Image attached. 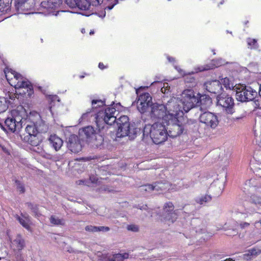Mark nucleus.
Returning a JSON list of instances; mask_svg holds the SVG:
<instances>
[{
  "label": "nucleus",
  "mask_w": 261,
  "mask_h": 261,
  "mask_svg": "<svg viewBox=\"0 0 261 261\" xmlns=\"http://www.w3.org/2000/svg\"><path fill=\"white\" fill-rule=\"evenodd\" d=\"M13 0H0V15L8 13L11 9Z\"/></svg>",
  "instance_id": "26"
},
{
  "label": "nucleus",
  "mask_w": 261,
  "mask_h": 261,
  "mask_svg": "<svg viewBox=\"0 0 261 261\" xmlns=\"http://www.w3.org/2000/svg\"><path fill=\"white\" fill-rule=\"evenodd\" d=\"M143 135H149L153 142L155 144L164 143L168 138V131L165 123L160 122L152 124H146L143 129Z\"/></svg>",
  "instance_id": "2"
},
{
  "label": "nucleus",
  "mask_w": 261,
  "mask_h": 261,
  "mask_svg": "<svg viewBox=\"0 0 261 261\" xmlns=\"http://www.w3.org/2000/svg\"><path fill=\"white\" fill-rule=\"evenodd\" d=\"M174 206L171 202L165 204L163 211L161 215V220L170 225L175 222L177 217V210H174Z\"/></svg>",
  "instance_id": "7"
},
{
  "label": "nucleus",
  "mask_w": 261,
  "mask_h": 261,
  "mask_svg": "<svg viewBox=\"0 0 261 261\" xmlns=\"http://www.w3.org/2000/svg\"><path fill=\"white\" fill-rule=\"evenodd\" d=\"M253 100L255 108L261 109V96L259 95L258 96L256 95Z\"/></svg>",
  "instance_id": "44"
},
{
  "label": "nucleus",
  "mask_w": 261,
  "mask_h": 261,
  "mask_svg": "<svg viewBox=\"0 0 261 261\" xmlns=\"http://www.w3.org/2000/svg\"><path fill=\"white\" fill-rule=\"evenodd\" d=\"M128 257V254L127 253H118L114 254L112 256H110L107 260L109 261H123L124 259L127 258Z\"/></svg>",
  "instance_id": "31"
},
{
  "label": "nucleus",
  "mask_w": 261,
  "mask_h": 261,
  "mask_svg": "<svg viewBox=\"0 0 261 261\" xmlns=\"http://www.w3.org/2000/svg\"><path fill=\"white\" fill-rule=\"evenodd\" d=\"M155 191L157 192L164 191L169 189L170 184L168 182H155L154 183Z\"/></svg>",
  "instance_id": "30"
},
{
  "label": "nucleus",
  "mask_w": 261,
  "mask_h": 261,
  "mask_svg": "<svg viewBox=\"0 0 261 261\" xmlns=\"http://www.w3.org/2000/svg\"><path fill=\"white\" fill-rule=\"evenodd\" d=\"M110 228L107 226H97V232L104 231L107 232L110 230Z\"/></svg>",
  "instance_id": "50"
},
{
  "label": "nucleus",
  "mask_w": 261,
  "mask_h": 261,
  "mask_svg": "<svg viewBox=\"0 0 261 261\" xmlns=\"http://www.w3.org/2000/svg\"><path fill=\"white\" fill-rule=\"evenodd\" d=\"M236 97L237 100L247 102L253 100L257 95V92L250 86L239 85L235 88Z\"/></svg>",
  "instance_id": "5"
},
{
  "label": "nucleus",
  "mask_w": 261,
  "mask_h": 261,
  "mask_svg": "<svg viewBox=\"0 0 261 261\" xmlns=\"http://www.w3.org/2000/svg\"><path fill=\"white\" fill-rule=\"evenodd\" d=\"M182 109L185 112L198 106V93L191 89L185 90L180 99Z\"/></svg>",
  "instance_id": "3"
},
{
  "label": "nucleus",
  "mask_w": 261,
  "mask_h": 261,
  "mask_svg": "<svg viewBox=\"0 0 261 261\" xmlns=\"http://www.w3.org/2000/svg\"><path fill=\"white\" fill-rule=\"evenodd\" d=\"M35 0H15V7L16 10L20 13L30 14L26 13L35 6Z\"/></svg>",
  "instance_id": "14"
},
{
  "label": "nucleus",
  "mask_w": 261,
  "mask_h": 261,
  "mask_svg": "<svg viewBox=\"0 0 261 261\" xmlns=\"http://www.w3.org/2000/svg\"><path fill=\"white\" fill-rule=\"evenodd\" d=\"M199 121L212 128H216L219 123L217 116L210 112H205L201 114L199 116Z\"/></svg>",
  "instance_id": "11"
},
{
  "label": "nucleus",
  "mask_w": 261,
  "mask_h": 261,
  "mask_svg": "<svg viewBox=\"0 0 261 261\" xmlns=\"http://www.w3.org/2000/svg\"><path fill=\"white\" fill-rule=\"evenodd\" d=\"M17 220L22 225L23 227L27 229L30 228V217L28 214H21V216L16 215L15 216Z\"/></svg>",
  "instance_id": "25"
},
{
  "label": "nucleus",
  "mask_w": 261,
  "mask_h": 261,
  "mask_svg": "<svg viewBox=\"0 0 261 261\" xmlns=\"http://www.w3.org/2000/svg\"><path fill=\"white\" fill-rule=\"evenodd\" d=\"M259 94L261 96V84L259 87Z\"/></svg>",
  "instance_id": "63"
},
{
  "label": "nucleus",
  "mask_w": 261,
  "mask_h": 261,
  "mask_svg": "<svg viewBox=\"0 0 261 261\" xmlns=\"http://www.w3.org/2000/svg\"><path fill=\"white\" fill-rule=\"evenodd\" d=\"M85 230L91 232H97V226L88 225L85 227Z\"/></svg>",
  "instance_id": "47"
},
{
  "label": "nucleus",
  "mask_w": 261,
  "mask_h": 261,
  "mask_svg": "<svg viewBox=\"0 0 261 261\" xmlns=\"http://www.w3.org/2000/svg\"><path fill=\"white\" fill-rule=\"evenodd\" d=\"M37 133H45L47 132L48 129V124L41 119L38 120L35 123Z\"/></svg>",
  "instance_id": "27"
},
{
  "label": "nucleus",
  "mask_w": 261,
  "mask_h": 261,
  "mask_svg": "<svg viewBox=\"0 0 261 261\" xmlns=\"http://www.w3.org/2000/svg\"><path fill=\"white\" fill-rule=\"evenodd\" d=\"M224 261H234V260H232V259L228 258V259H226Z\"/></svg>",
  "instance_id": "64"
},
{
  "label": "nucleus",
  "mask_w": 261,
  "mask_h": 261,
  "mask_svg": "<svg viewBox=\"0 0 261 261\" xmlns=\"http://www.w3.org/2000/svg\"><path fill=\"white\" fill-rule=\"evenodd\" d=\"M244 207L247 213L252 214L261 210V196L253 194L244 203Z\"/></svg>",
  "instance_id": "8"
},
{
  "label": "nucleus",
  "mask_w": 261,
  "mask_h": 261,
  "mask_svg": "<svg viewBox=\"0 0 261 261\" xmlns=\"http://www.w3.org/2000/svg\"><path fill=\"white\" fill-rule=\"evenodd\" d=\"M97 133L92 126H87L79 130V137L81 140L87 144L93 138Z\"/></svg>",
  "instance_id": "16"
},
{
  "label": "nucleus",
  "mask_w": 261,
  "mask_h": 261,
  "mask_svg": "<svg viewBox=\"0 0 261 261\" xmlns=\"http://www.w3.org/2000/svg\"><path fill=\"white\" fill-rule=\"evenodd\" d=\"M256 184V180L255 178H251L246 181L244 188L248 190H249L250 188L255 189L256 187H258Z\"/></svg>",
  "instance_id": "36"
},
{
  "label": "nucleus",
  "mask_w": 261,
  "mask_h": 261,
  "mask_svg": "<svg viewBox=\"0 0 261 261\" xmlns=\"http://www.w3.org/2000/svg\"><path fill=\"white\" fill-rule=\"evenodd\" d=\"M254 173L256 176L261 178V165L254 168Z\"/></svg>",
  "instance_id": "49"
},
{
  "label": "nucleus",
  "mask_w": 261,
  "mask_h": 261,
  "mask_svg": "<svg viewBox=\"0 0 261 261\" xmlns=\"http://www.w3.org/2000/svg\"><path fill=\"white\" fill-rule=\"evenodd\" d=\"M246 116V112L243 110L241 114L239 116H236L234 117H233V119L234 121L239 120L240 119H241L245 117Z\"/></svg>",
  "instance_id": "48"
},
{
  "label": "nucleus",
  "mask_w": 261,
  "mask_h": 261,
  "mask_svg": "<svg viewBox=\"0 0 261 261\" xmlns=\"http://www.w3.org/2000/svg\"><path fill=\"white\" fill-rule=\"evenodd\" d=\"M217 105L222 108L226 114H233L235 112L234 103L233 98L226 93L217 96Z\"/></svg>",
  "instance_id": "6"
},
{
  "label": "nucleus",
  "mask_w": 261,
  "mask_h": 261,
  "mask_svg": "<svg viewBox=\"0 0 261 261\" xmlns=\"http://www.w3.org/2000/svg\"><path fill=\"white\" fill-rule=\"evenodd\" d=\"M137 207L140 210H147V206L146 205H142V206L138 205Z\"/></svg>",
  "instance_id": "56"
},
{
  "label": "nucleus",
  "mask_w": 261,
  "mask_h": 261,
  "mask_svg": "<svg viewBox=\"0 0 261 261\" xmlns=\"http://www.w3.org/2000/svg\"><path fill=\"white\" fill-rule=\"evenodd\" d=\"M5 124L7 128L12 132L15 131H19V129H17V126L13 118L8 117L5 121Z\"/></svg>",
  "instance_id": "29"
},
{
  "label": "nucleus",
  "mask_w": 261,
  "mask_h": 261,
  "mask_svg": "<svg viewBox=\"0 0 261 261\" xmlns=\"http://www.w3.org/2000/svg\"><path fill=\"white\" fill-rule=\"evenodd\" d=\"M168 115L164 105H153L151 107L150 116L153 119L161 120L162 123H165L167 120H165V115Z\"/></svg>",
  "instance_id": "12"
},
{
  "label": "nucleus",
  "mask_w": 261,
  "mask_h": 261,
  "mask_svg": "<svg viewBox=\"0 0 261 261\" xmlns=\"http://www.w3.org/2000/svg\"><path fill=\"white\" fill-rule=\"evenodd\" d=\"M85 182V180H79L77 181H76V184L79 185H83V184H84Z\"/></svg>",
  "instance_id": "57"
},
{
  "label": "nucleus",
  "mask_w": 261,
  "mask_h": 261,
  "mask_svg": "<svg viewBox=\"0 0 261 261\" xmlns=\"http://www.w3.org/2000/svg\"><path fill=\"white\" fill-rule=\"evenodd\" d=\"M212 103V99L210 96L204 94L200 95L198 93V106L197 108L202 110V109H206Z\"/></svg>",
  "instance_id": "21"
},
{
  "label": "nucleus",
  "mask_w": 261,
  "mask_h": 261,
  "mask_svg": "<svg viewBox=\"0 0 261 261\" xmlns=\"http://www.w3.org/2000/svg\"><path fill=\"white\" fill-rule=\"evenodd\" d=\"M25 124V130L28 135L24 137V140L33 146H37L39 141L36 138L38 133L35 123L28 121Z\"/></svg>",
  "instance_id": "10"
},
{
  "label": "nucleus",
  "mask_w": 261,
  "mask_h": 261,
  "mask_svg": "<svg viewBox=\"0 0 261 261\" xmlns=\"http://www.w3.org/2000/svg\"><path fill=\"white\" fill-rule=\"evenodd\" d=\"M81 138L75 135H71L68 138L67 146L73 153H77L81 151L82 143Z\"/></svg>",
  "instance_id": "15"
},
{
  "label": "nucleus",
  "mask_w": 261,
  "mask_h": 261,
  "mask_svg": "<svg viewBox=\"0 0 261 261\" xmlns=\"http://www.w3.org/2000/svg\"><path fill=\"white\" fill-rule=\"evenodd\" d=\"M104 139L102 135L98 133L93 137L88 144L93 148L101 149L104 146Z\"/></svg>",
  "instance_id": "20"
},
{
  "label": "nucleus",
  "mask_w": 261,
  "mask_h": 261,
  "mask_svg": "<svg viewBox=\"0 0 261 261\" xmlns=\"http://www.w3.org/2000/svg\"><path fill=\"white\" fill-rule=\"evenodd\" d=\"M11 73L14 75V78L16 80H18L19 79H22L21 75L14 71H11Z\"/></svg>",
  "instance_id": "54"
},
{
  "label": "nucleus",
  "mask_w": 261,
  "mask_h": 261,
  "mask_svg": "<svg viewBox=\"0 0 261 261\" xmlns=\"http://www.w3.org/2000/svg\"><path fill=\"white\" fill-rule=\"evenodd\" d=\"M50 222L55 225H63L64 224L63 219H60L56 217L55 216H51L50 218Z\"/></svg>",
  "instance_id": "41"
},
{
  "label": "nucleus",
  "mask_w": 261,
  "mask_h": 261,
  "mask_svg": "<svg viewBox=\"0 0 261 261\" xmlns=\"http://www.w3.org/2000/svg\"><path fill=\"white\" fill-rule=\"evenodd\" d=\"M25 247V240L21 235L17 234L15 238L12 241V248L14 252H16V251H21Z\"/></svg>",
  "instance_id": "19"
},
{
  "label": "nucleus",
  "mask_w": 261,
  "mask_h": 261,
  "mask_svg": "<svg viewBox=\"0 0 261 261\" xmlns=\"http://www.w3.org/2000/svg\"><path fill=\"white\" fill-rule=\"evenodd\" d=\"M118 111L113 107H108L103 111H99L96 115V123L99 130L104 129L103 124H107L111 125L116 122L118 126L130 123L129 118L127 116L123 115L119 118H116Z\"/></svg>",
  "instance_id": "1"
},
{
  "label": "nucleus",
  "mask_w": 261,
  "mask_h": 261,
  "mask_svg": "<svg viewBox=\"0 0 261 261\" xmlns=\"http://www.w3.org/2000/svg\"><path fill=\"white\" fill-rule=\"evenodd\" d=\"M91 112V111H87L86 113H84L82 115V118H85V116H86V115L88 113H90V112Z\"/></svg>",
  "instance_id": "60"
},
{
  "label": "nucleus",
  "mask_w": 261,
  "mask_h": 261,
  "mask_svg": "<svg viewBox=\"0 0 261 261\" xmlns=\"http://www.w3.org/2000/svg\"><path fill=\"white\" fill-rule=\"evenodd\" d=\"M247 42L248 48L251 49H257L259 47V45L257 43V40L255 39L248 38L247 39Z\"/></svg>",
  "instance_id": "37"
},
{
  "label": "nucleus",
  "mask_w": 261,
  "mask_h": 261,
  "mask_svg": "<svg viewBox=\"0 0 261 261\" xmlns=\"http://www.w3.org/2000/svg\"><path fill=\"white\" fill-rule=\"evenodd\" d=\"M152 98L148 93L141 94L137 101V109L141 113L145 112L152 105Z\"/></svg>",
  "instance_id": "13"
},
{
  "label": "nucleus",
  "mask_w": 261,
  "mask_h": 261,
  "mask_svg": "<svg viewBox=\"0 0 261 261\" xmlns=\"http://www.w3.org/2000/svg\"><path fill=\"white\" fill-rule=\"evenodd\" d=\"M222 83L226 89H232L235 91L236 86H233V83L228 78L225 77L222 79Z\"/></svg>",
  "instance_id": "38"
},
{
  "label": "nucleus",
  "mask_w": 261,
  "mask_h": 261,
  "mask_svg": "<svg viewBox=\"0 0 261 261\" xmlns=\"http://www.w3.org/2000/svg\"><path fill=\"white\" fill-rule=\"evenodd\" d=\"M249 253H250L252 257L254 258L261 253V250L259 249L251 248L249 249Z\"/></svg>",
  "instance_id": "43"
},
{
  "label": "nucleus",
  "mask_w": 261,
  "mask_h": 261,
  "mask_svg": "<svg viewBox=\"0 0 261 261\" xmlns=\"http://www.w3.org/2000/svg\"><path fill=\"white\" fill-rule=\"evenodd\" d=\"M10 261H26L21 251L14 252V255Z\"/></svg>",
  "instance_id": "39"
},
{
  "label": "nucleus",
  "mask_w": 261,
  "mask_h": 261,
  "mask_svg": "<svg viewBox=\"0 0 261 261\" xmlns=\"http://www.w3.org/2000/svg\"><path fill=\"white\" fill-rule=\"evenodd\" d=\"M178 118L173 117L172 119H167L165 123L168 131V136L175 138L183 133L184 126L178 123Z\"/></svg>",
  "instance_id": "9"
},
{
  "label": "nucleus",
  "mask_w": 261,
  "mask_h": 261,
  "mask_svg": "<svg viewBox=\"0 0 261 261\" xmlns=\"http://www.w3.org/2000/svg\"><path fill=\"white\" fill-rule=\"evenodd\" d=\"M0 126H1V127L3 130H6V128L4 127V126L2 124L0 123Z\"/></svg>",
  "instance_id": "61"
},
{
  "label": "nucleus",
  "mask_w": 261,
  "mask_h": 261,
  "mask_svg": "<svg viewBox=\"0 0 261 261\" xmlns=\"http://www.w3.org/2000/svg\"><path fill=\"white\" fill-rule=\"evenodd\" d=\"M167 59L170 62H174L175 60L174 58L169 56L167 57Z\"/></svg>",
  "instance_id": "59"
},
{
  "label": "nucleus",
  "mask_w": 261,
  "mask_h": 261,
  "mask_svg": "<svg viewBox=\"0 0 261 261\" xmlns=\"http://www.w3.org/2000/svg\"><path fill=\"white\" fill-rule=\"evenodd\" d=\"M98 67L101 69H103L105 68V66L102 63H99Z\"/></svg>",
  "instance_id": "58"
},
{
  "label": "nucleus",
  "mask_w": 261,
  "mask_h": 261,
  "mask_svg": "<svg viewBox=\"0 0 261 261\" xmlns=\"http://www.w3.org/2000/svg\"><path fill=\"white\" fill-rule=\"evenodd\" d=\"M167 113L164 118L165 120L167 119H172L173 117L178 118L184 115V110L180 100L173 97L167 101L165 105Z\"/></svg>",
  "instance_id": "4"
},
{
  "label": "nucleus",
  "mask_w": 261,
  "mask_h": 261,
  "mask_svg": "<svg viewBox=\"0 0 261 261\" xmlns=\"http://www.w3.org/2000/svg\"><path fill=\"white\" fill-rule=\"evenodd\" d=\"M18 88H27L29 89L30 90L31 89L32 86L31 85V84L28 81H18L16 85Z\"/></svg>",
  "instance_id": "40"
},
{
  "label": "nucleus",
  "mask_w": 261,
  "mask_h": 261,
  "mask_svg": "<svg viewBox=\"0 0 261 261\" xmlns=\"http://www.w3.org/2000/svg\"><path fill=\"white\" fill-rule=\"evenodd\" d=\"M62 0H47L42 1L40 4V9L43 11L42 13L53 12L50 10L55 9L62 3Z\"/></svg>",
  "instance_id": "18"
},
{
  "label": "nucleus",
  "mask_w": 261,
  "mask_h": 261,
  "mask_svg": "<svg viewBox=\"0 0 261 261\" xmlns=\"http://www.w3.org/2000/svg\"><path fill=\"white\" fill-rule=\"evenodd\" d=\"M212 68V66H210V65H204V66H201L199 67H198V69L200 71H204V70H208V69H210Z\"/></svg>",
  "instance_id": "52"
},
{
  "label": "nucleus",
  "mask_w": 261,
  "mask_h": 261,
  "mask_svg": "<svg viewBox=\"0 0 261 261\" xmlns=\"http://www.w3.org/2000/svg\"><path fill=\"white\" fill-rule=\"evenodd\" d=\"M139 191L143 194L149 193L155 191L154 183L153 184H146L139 187Z\"/></svg>",
  "instance_id": "32"
},
{
  "label": "nucleus",
  "mask_w": 261,
  "mask_h": 261,
  "mask_svg": "<svg viewBox=\"0 0 261 261\" xmlns=\"http://www.w3.org/2000/svg\"><path fill=\"white\" fill-rule=\"evenodd\" d=\"M212 200V196L208 194L201 195L195 199L196 203L200 205H205Z\"/></svg>",
  "instance_id": "28"
},
{
  "label": "nucleus",
  "mask_w": 261,
  "mask_h": 261,
  "mask_svg": "<svg viewBox=\"0 0 261 261\" xmlns=\"http://www.w3.org/2000/svg\"><path fill=\"white\" fill-rule=\"evenodd\" d=\"M25 204L31 210L33 215L35 217H39L41 215L39 210L38 205L37 204L32 203L31 202H27Z\"/></svg>",
  "instance_id": "33"
},
{
  "label": "nucleus",
  "mask_w": 261,
  "mask_h": 261,
  "mask_svg": "<svg viewBox=\"0 0 261 261\" xmlns=\"http://www.w3.org/2000/svg\"><path fill=\"white\" fill-rule=\"evenodd\" d=\"M205 89L210 93L219 96L222 93V86L218 80H213L205 83L204 85Z\"/></svg>",
  "instance_id": "17"
},
{
  "label": "nucleus",
  "mask_w": 261,
  "mask_h": 261,
  "mask_svg": "<svg viewBox=\"0 0 261 261\" xmlns=\"http://www.w3.org/2000/svg\"><path fill=\"white\" fill-rule=\"evenodd\" d=\"M132 134L130 123L125 124L124 125H120L118 127L116 136L118 138H122L125 136H130Z\"/></svg>",
  "instance_id": "23"
},
{
  "label": "nucleus",
  "mask_w": 261,
  "mask_h": 261,
  "mask_svg": "<svg viewBox=\"0 0 261 261\" xmlns=\"http://www.w3.org/2000/svg\"><path fill=\"white\" fill-rule=\"evenodd\" d=\"M0 126H1V127L3 130H6V128L4 127V126L2 124L0 123Z\"/></svg>",
  "instance_id": "62"
},
{
  "label": "nucleus",
  "mask_w": 261,
  "mask_h": 261,
  "mask_svg": "<svg viewBox=\"0 0 261 261\" xmlns=\"http://www.w3.org/2000/svg\"><path fill=\"white\" fill-rule=\"evenodd\" d=\"M17 184V189L20 193H23L25 192V189L22 184L18 181H16Z\"/></svg>",
  "instance_id": "46"
},
{
  "label": "nucleus",
  "mask_w": 261,
  "mask_h": 261,
  "mask_svg": "<svg viewBox=\"0 0 261 261\" xmlns=\"http://www.w3.org/2000/svg\"><path fill=\"white\" fill-rule=\"evenodd\" d=\"M9 97L10 99H11L12 100H14L16 96L14 94L9 93Z\"/></svg>",
  "instance_id": "55"
},
{
  "label": "nucleus",
  "mask_w": 261,
  "mask_h": 261,
  "mask_svg": "<svg viewBox=\"0 0 261 261\" xmlns=\"http://www.w3.org/2000/svg\"><path fill=\"white\" fill-rule=\"evenodd\" d=\"M13 117L15 122L17 126V129L19 130L22 127L23 125H25L28 123L27 120L24 117H22L21 115H20L18 111L13 112Z\"/></svg>",
  "instance_id": "24"
},
{
  "label": "nucleus",
  "mask_w": 261,
  "mask_h": 261,
  "mask_svg": "<svg viewBox=\"0 0 261 261\" xmlns=\"http://www.w3.org/2000/svg\"><path fill=\"white\" fill-rule=\"evenodd\" d=\"M10 101L7 98L0 96V114L5 112L8 108Z\"/></svg>",
  "instance_id": "34"
},
{
  "label": "nucleus",
  "mask_w": 261,
  "mask_h": 261,
  "mask_svg": "<svg viewBox=\"0 0 261 261\" xmlns=\"http://www.w3.org/2000/svg\"><path fill=\"white\" fill-rule=\"evenodd\" d=\"M250 225V223L248 222H242L239 224V227L241 229H245L248 227Z\"/></svg>",
  "instance_id": "53"
},
{
  "label": "nucleus",
  "mask_w": 261,
  "mask_h": 261,
  "mask_svg": "<svg viewBox=\"0 0 261 261\" xmlns=\"http://www.w3.org/2000/svg\"><path fill=\"white\" fill-rule=\"evenodd\" d=\"M92 105V111L94 112H97V108H100L101 107L105 105V102L104 101H102L100 99H93L92 100L91 102Z\"/></svg>",
  "instance_id": "35"
},
{
  "label": "nucleus",
  "mask_w": 261,
  "mask_h": 261,
  "mask_svg": "<svg viewBox=\"0 0 261 261\" xmlns=\"http://www.w3.org/2000/svg\"><path fill=\"white\" fill-rule=\"evenodd\" d=\"M253 258L251 255L250 253H249V250H247L245 253L243 254V258L246 260L251 259Z\"/></svg>",
  "instance_id": "51"
},
{
  "label": "nucleus",
  "mask_w": 261,
  "mask_h": 261,
  "mask_svg": "<svg viewBox=\"0 0 261 261\" xmlns=\"http://www.w3.org/2000/svg\"><path fill=\"white\" fill-rule=\"evenodd\" d=\"M48 141L50 145L55 150H59L62 146L63 144V140L56 135H50Z\"/></svg>",
  "instance_id": "22"
},
{
  "label": "nucleus",
  "mask_w": 261,
  "mask_h": 261,
  "mask_svg": "<svg viewBox=\"0 0 261 261\" xmlns=\"http://www.w3.org/2000/svg\"><path fill=\"white\" fill-rule=\"evenodd\" d=\"M238 228L229 229L226 231V235L229 236H234L238 233Z\"/></svg>",
  "instance_id": "45"
},
{
  "label": "nucleus",
  "mask_w": 261,
  "mask_h": 261,
  "mask_svg": "<svg viewBox=\"0 0 261 261\" xmlns=\"http://www.w3.org/2000/svg\"><path fill=\"white\" fill-rule=\"evenodd\" d=\"M126 229L128 231H132L134 232H137L139 231L140 228L138 225L135 224H132L128 225L126 226Z\"/></svg>",
  "instance_id": "42"
}]
</instances>
